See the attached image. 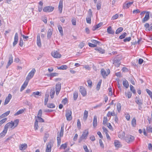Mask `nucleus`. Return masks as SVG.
<instances>
[{
  "label": "nucleus",
  "mask_w": 152,
  "mask_h": 152,
  "mask_svg": "<svg viewBox=\"0 0 152 152\" xmlns=\"http://www.w3.org/2000/svg\"><path fill=\"white\" fill-rule=\"evenodd\" d=\"M14 124L11 122L7 123L4 126V129L3 131L0 134V137H3L7 133L8 129H13Z\"/></svg>",
  "instance_id": "nucleus-1"
},
{
  "label": "nucleus",
  "mask_w": 152,
  "mask_h": 152,
  "mask_svg": "<svg viewBox=\"0 0 152 152\" xmlns=\"http://www.w3.org/2000/svg\"><path fill=\"white\" fill-rule=\"evenodd\" d=\"M64 124H63L61 125L60 132L59 133H57V145L59 146L60 145L61 142V137H62L64 134Z\"/></svg>",
  "instance_id": "nucleus-2"
},
{
  "label": "nucleus",
  "mask_w": 152,
  "mask_h": 152,
  "mask_svg": "<svg viewBox=\"0 0 152 152\" xmlns=\"http://www.w3.org/2000/svg\"><path fill=\"white\" fill-rule=\"evenodd\" d=\"M35 72V69H33L26 77V80L29 81V80L33 77Z\"/></svg>",
  "instance_id": "nucleus-3"
},
{
  "label": "nucleus",
  "mask_w": 152,
  "mask_h": 152,
  "mask_svg": "<svg viewBox=\"0 0 152 152\" xmlns=\"http://www.w3.org/2000/svg\"><path fill=\"white\" fill-rule=\"evenodd\" d=\"M72 112L71 110H67L66 111V120L68 121H71L72 119Z\"/></svg>",
  "instance_id": "nucleus-4"
},
{
  "label": "nucleus",
  "mask_w": 152,
  "mask_h": 152,
  "mask_svg": "<svg viewBox=\"0 0 152 152\" xmlns=\"http://www.w3.org/2000/svg\"><path fill=\"white\" fill-rule=\"evenodd\" d=\"M134 139V136L130 135H127L125 138V141L129 143H131L133 142Z\"/></svg>",
  "instance_id": "nucleus-5"
},
{
  "label": "nucleus",
  "mask_w": 152,
  "mask_h": 152,
  "mask_svg": "<svg viewBox=\"0 0 152 152\" xmlns=\"http://www.w3.org/2000/svg\"><path fill=\"white\" fill-rule=\"evenodd\" d=\"M110 73V70L109 69H108L107 71H105L104 69H102L101 70V73L103 78H105Z\"/></svg>",
  "instance_id": "nucleus-6"
},
{
  "label": "nucleus",
  "mask_w": 152,
  "mask_h": 152,
  "mask_svg": "<svg viewBox=\"0 0 152 152\" xmlns=\"http://www.w3.org/2000/svg\"><path fill=\"white\" fill-rule=\"evenodd\" d=\"M88 134V132L87 130H86L83 132V133L79 140V142H80L82 140L86 139V137Z\"/></svg>",
  "instance_id": "nucleus-7"
},
{
  "label": "nucleus",
  "mask_w": 152,
  "mask_h": 152,
  "mask_svg": "<svg viewBox=\"0 0 152 152\" xmlns=\"http://www.w3.org/2000/svg\"><path fill=\"white\" fill-rule=\"evenodd\" d=\"M51 54L53 57L55 58H59L61 57V54L57 51L54 50L53 51Z\"/></svg>",
  "instance_id": "nucleus-8"
},
{
  "label": "nucleus",
  "mask_w": 152,
  "mask_h": 152,
  "mask_svg": "<svg viewBox=\"0 0 152 152\" xmlns=\"http://www.w3.org/2000/svg\"><path fill=\"white\" fill-rule=\"evenodd\" d=\"M54 9V7L52 6H46L45 7L43 11L45 12H51L53 11Z\"/></svg>",
  "instance_id": "nucleus-9"
},
{
  "label": "nucleus",
  "mask_w": 152,
  "mask_h": 152,
  "mask_svg": "<svg viewBox=\"0 0 152 152\" xmlns=\"http://www.w3.org/2000/svg\"><path fill=\"white\" fill-rule=\"evenodd\" d=\"M61 88V84L60 83H57L56 86V94L58 95L60 92Z\"/></svg>",
  "instance_id": "nucleus-10"
},
{
  "label": "nucleus",
  "mask_w": 152,
  "mask_h": 152,
  "mask_svg": "<svg viewBox=\"0 0 152 152\" xmlns=\"http://www.w3.org/2000/svg\"><path fill=\"white\" fill-rule=\"evenodd\" d=\"M53 146V144L51 142H49L47 145L46 152H51V148Z\"/></svg>",
  "instance_id": "nucleus-11"
},
{
  "label": "nucleus",
  "mask_w": 152,
  "mask_h": 152,
  "mask_svg": "<svg viewBox=\"0 0 152 152\" xmlns=\"http://www.w3.org/2000/svg\"><path fill=\"white\" fill-rule=\"evenodd\" d=\"M80 91L83 96H85L86 95V91L84 87L82 86H80Z\"/></svg>",
  "instance_id": "nucleus-12"
},
{
  "label": "nucleus",
  "mask_w": 152,
  "mask_h": 152,
  "mask_svg": "<svg viewBox=\"0 0 152 152\" xmlns=\"http://www.w3.org/2000/svg\"><path fill=\"white\" fill-rule=\"evenodd\" d=\"M27 145L25 143L19 145V148L20 150L23 151L26 150L27 148Z\"/></svg>",
  "instance_id": "nucleus-13"
},
{
  "label": "nucleus",
  "mask_w": 152,
  "mask_h": 152,
  "mask_svg": "<svg viewBox=\"0 0 152 152\" xmlns=\"http://www.w3.org/2000/svg\"><path fill=\"white\" fill-rule=\"evenodd\" d=\"M37 45L39 47L41 46V39L40 37V35L39 34H38L37 35Z\"/></svg>",
  "instance_id": "nucleus-14"
},
{
  "label": "nucleus",
  "mask_w": 152,
  "mask_h": 152,
  "mask_svg": "<svg viewBox=\"0 0 152 152\" xmlns=\"http://www.w3.org/2000/svg\"><path fill=\"white\" fill-rule=\"evenodd\" d=\"M18 34L17 33L15 34L14 37V40L13 43V46H15L18 43Z\"/></svg>",
  "instance_id": "nucleus-15"
},
{
  "label": "nucleus",
  "mask_w": 152,
  "mask_h": 152,
  "mask_svg": "<svg viewBox=\"0 0 152 152\" xmlns=\"http://www.w3.org/2000/svg\"><path fill=\"white\" fill-rule=\"evenodd\" d=\"M12 98V96L10 94H9L7 97H6L4 102V105L7 104L10 102Z\"/></svg>",
  "instance_id": "nucleus-16"
},
{
  "label": "nucleus",
  "mask_w": 152,
  "mask_h": 152,
  "mask_svg": "<svg viewBox=\"0 0 152 152\" xmlns=\"http://www.w3.org/2000/svg\"><path fill=\"white\" fill-rule=\"evenodd\" d=\"M132 4V2H129L127 3L125 2L123 5V7L124 9H127L129 8Z\"/></svg>",
  "instance_id": "nucleus-17"
},
{
  "label": "nucleus",
  "mask_w": 152,
  "mask_h": 152,
  "mask_svg": "<svg viewBox=\"0 0 152 152\" xmlns=\"http://www.w3.org/2000/svg\"><path fill=\"white\" fill-rule=\"evenodd\" d=\"M13 62V58L12 55H10L9 58V61L8 62L6 66V68H7Z\"/></svg>",
  "instance_id": "nucleus-18"
},
{
  "label": "nucleus",
  "mask_w": 152,
  "mask_h": 152,
  "mask_svg": "<svg viewBox=\"0 0 152 152\" xmlns=\"http://www.w3.org/2000/svg\"><path fill=\"white\" fill-rule=\"evenodd\" d=\"M28 82L29 81H27L26 80L25 81L24 83L22 85V86L21 88L20 89V91H22L27 86Z\"/></svg>",
  "instance_id": "nucleus-19"
},
{
  "label": "nucleus",
  "mask_w": 152,
  "mask_h": 152,
  "mask_svg": "<svg viewBox=\"0 0 152 152\" xmlns=\"http://www.w3.org/2000/svg\"><path fill=\"white\" fill-rule=\"evenodd\" d=\"M149 18V14L148 12H147L145 15V17L142 20V22L145 23L147 21Z\"/></svg>",
  "instance_id": "nucleus-20"
},
{
  "label": "nucleus",
  "mask_w": 152,
  "mask_h": 152,
  "mask_svg": "<svg viewBox=\"0 0 152 152\" xmlns=\"http://www.w3.org/2000/svg\"><path fill=\"white\" fill-rule=\"evenodd\" d=\"M53 30L52 29H49L48 31L47 38L48 39H50L53 33Z\"/></svg>",
  "instance_id": "nucleus-21"
},
{
  "label": "nucleus",
  "mask_w": 152,
  "mask_h": 152,
  "mask_svg": "<svg viewBox=\"0 0 152 152\" xmlns=\"http://www.w3.org/2000/svg\"><path fill=\"white\" fill-rule=\"evenodd\" d=\"M50 93L51 98L53 99L55 94V89L54 88H51Z\"/></svg>",
  "instance_id": "nucleus-22"
},
{
  "label": "nucleus",
  "mask_w": 152,
  "mask_h": 152,
  "mask_svg": "<svg viewBox=\"0 0 152 152\" xmlns=\"http://www.w3.org/2000/svg\"><path fill=\"white\" fill-rule=\"evenodd\" d=\"M120 63L121 62L119 60L114 59L113 60V64H114L116 67H118L119 66Z\"/></svg>",
  "instance_id": "nucleus-23"
},
{
  "label": "nucleus",
  "mask_w": 152,
  "mask_h": 152,
  "mask_svg": "<svg viewBox=\"0 0 152 152\" xmlns=\"http://www.w3.org/2000/svg\"><path fill=\"white\" fill-rule=\"evenodd\" d=\"M63 8V1L60 0L59 1L58 5V10L60 13H61L62 12Z\"/></svg>",
  "instance_id": "nucleus-24"
},
{
  "label": "nucleus",
  "mask_w": 152,
  "mask_h": 152,
  "mask_svg": "<svg viewBox=\"0 0 152 152\" xmlns=\"http://www.w3.org/2000/svg\"><path fill=\"white\" fill-rule=\"evenodd\" d=\"M107 32L110 34H113L115 32L112 28L111 26L109 27L107 29Z\"/></svg>",
  "instance_id": "nucleus-25"
},
{
  "label": "nucleus",
  "mask_w": 152,
  "mask_h": 152,
  "mask_svg": "<svg viewBox=\"0 0 152 152\" xmlns=\"http://www.w3.org/2000/svg\"><path fill=\"white\" fill-rule=\"evenodd\" d=\"M88 115V111L86 110H85L84 113H83V119L84 120L86 121Z\"/></svg>",
  "instance_id": "nucleus-26"
},
{
  "label": "nucleus",
  "mask_w": 152,
  "mask_h": 152,
  "mask_svg": "<svg viewBox=\"0 0 152 152\" xmlns=\"http://www.w3.org/2000/svg\"><path fill=\"white\" fill-rule=\"evenodd\" d=\"M102 25V23H99L98 24L94 26L92 28V30L93 31H95L96 30L97 28H99Z\"/></svg>",
  "instance_id": "nucleus-27"
},
{
  "label": "nucleus",
  "mask_w": 152,
  "mask_h": 152,
  "mask_svg": "<svg viewBox=\"0 0 152 152\" xmlns=\"http://www.w3.org/2000/svg\"><path fill=\"white\" fill-rule=\"evenodd\" d=\"M95 49L102 54L104 53L105 52V50L100 47L96 48Z\"/></svg>",
  "instance_id": "nucleus-28"
},
{
  "label": "nucleus",
  "mask_w": 152,
  "mask_h": 152,
  "mask_svg": "<svg viewBox=\"0 0 152 152\" xmlns=\"http://www.w3.org/2000/svg\"><path fill=\"white\" fill-rule=\"evenodd\" d=\"M10 113V111H7V112H5V113H4L1 115L0 116V117H1V119L2 118H3L4 117H5L7 116Z\"/></svg>",
  "instance_id": "nucleus-29"
},
{
  "label": "nucleus",
  "mask_w": 152,
  "mask_h": 152,
  "mask_svg": "<svg viewBox=\"0 0 152 152\" xmlns=\"http://www.w3.org/2000/svg\"><path fill=\"white\" fill-rule=\"evenodd\" d=\"M125 136V133L124 132H121L119 133L118 136L119 138L121 139H124Z\"/></svg>",
  "instance_id": "nucleus-30"
},
{
  "label": "nucleus",
  "mask_w": 152,
  "mask_h": 152,
  "mask_svg": "<svg viewBox=\"0 0 152 152\" xmlns=\"http://www.w3.org/2000/svg\"><path fill=\"white\" fill-rule=\"evenodd\" d=\"M97 120L96 116H94V118L93 121V125L94 127H95L97 126Z\"/></svg>",
  "instance_id": "nucleus-31"
},
{
  "label": "nucleus",
  "mask_w": 152,
  "mask_h": 152,
  "mask_svg": "<svg viewBox=\"0 0 152 152\" xmlns=\"http://www.w3.org/2000/svg\"><path fill=\"white\" fill-rule=\"evenodd\" d=\"M25 109H21L19 110H18V111H17L16 113H15L14 114V115L15 116H17L18 115L20 114H22L23 113Z\"/></svg>",
  "instance_id": "nucleus-32"
},
{
  "label": "nucleus",
  "mask_w": 152,
  "mask_h": 152,
  "mask_svg": "<svg viewBox=\"0 0 152 152\" xmlns=\"http://www.w3.org/2000/svg\"><path fill=\"white\" fill-rule=\"evenodd\" d=\"M19 120L18 119H16L14 121H11V122L12 124H14V127H16L18 124L19 123Z\"/></svg>",
  "instance_id": "nucleus-33"
},
{
  "label": "nucleus",
  "mask_w": 152,
  "mask_h": 152,
  "mask_svg": "<svg viewBox=\"0 0 152 152\" xmlns=\"http://www.w3.org/2000/svg\"><path fill=\"white\" fill-rule=\"evenodd\" d=\"M68 67L67 66L65 65H61V66L58 67V69H62V70H65Z\"/></svg>",
  "instance_id": "nucleus-34"
},
{
  "label": "nucleus",
  "mask_w": 152,
  "mask_h": 152,
  "mask_svg": "<svg viewBox=\"0 0 152 152\" xmlns=\"http://www.w3.org/2000/svg\"><path fill=\"white\" fill-rule=\"evenodd\" d=\"M123 84L124 86L126 88H127L129 87V85L128 82L126 80L123 81Z\"/></svg>",
  "instance_id": "nucleus-35"
},
{
  "label": "nucleus",
  "mask_w": 152,
  "mask_h": 152,
  "mask_svg": "<svg viewBox=\"0 0 152 152\" xmlns=\"http://www.w3.org/2000/svg\"><path fill=\"white\" fill-rule=\"evenodd\" d=\"M121 105L120 103H118L117 104V108L118 112L119 113L121 111Z\"/></svg>",
  "instance_id": "nucleus-36"
},
{
  "label": "nucleus",
  "mask_w": 152,
  "mask_h": 152,
  "mask_svg": "<svg viewBox=\"0 0 152 152\" xmlns=\"http://www.w3.org/2000/svg\"><path fill=\"white\" fill-rule=\"evenodd\" d=\"M114 145L116 147H120V146H121L120 142L117 140H115V141Z\"/></svg>",
  "instance_id": "nucleus-37"
},
{
  "label": "nucleus",
  "mask_w": 152,
  "mask_h": 152,
  "mask_svg": "<svg viewBox=\"0 0 152 152\" xmlns=\"http://www.w3.org/2000/svg\"><path fill=\"white\" fill-rule=\"evenodd\" d=\"M123 30V28L122 27L118 28L115 31V34H118L121 32Z\"/></svg>",
  "instance_id": "nucleus-38"
},
{
  "label": "nucleus",
  "mask_w": 152,
  "mask_h": 152,
  "mask_svg": "<svg viewBox=\"0 0 152 152\" xmlns=\"http://www.w3.org/2000/svg\"><path fill=\"white\" fill-rule=\"evenodd\" d=\"M78 96V93L76 91H75L73 94V98L75 100H76Z\"/></svg>",
  "instance_id": "nucleus-39"
},
{
  "label": "nucleus",
  "mask_w": 152,
  "mask_h": 152,
  "mask_svg": "<svg viewBox=\"0 0 152 152\" xmlns=\"http://www.w3.org/2000/svg\"><path fill=\"white\" fill-rule=\"evenodd\" d=\"M135 102L139 106H141L142 104V102L141 100L138 99L135 100Z\"/></svg>",
  "instance_id": "nucleus-40"
},
{
  "label": "nucleus",
  "mask_w": 152,
  "mask_h": 152,
  "mask_svg": "<svg viewBox=\"0 0 152 152\" xmlns=\"http://www.w3.org/2000/svg\"><path fill=\"white\" fill-rule=\"evenodd\" d=\"M58 29L61 35L62 36L63 35V31L62 26L60 25L58 26Z\"/></svg>",
  "instance_id": "nucleus-41"
},
{
  "label": "nucleus",
  "mask_w": 152,
  "mask_h": 152,
  "mask_svg": "<svg viewBox=\"0 0 152 152\" xmlns=\"http://www.w3.org/2000/svg\"><path fill=\"white\" fill-rule=\"evenodd\" d=\"M102 80H100L99 81V82L98 83V84L97 85L96 88L97 90L98 91L99 90L100 88V86L102 83Z\"/></svg>",
  "instance_id": "nucleus-42"
},
{
  "label": "nucleus",
  "mask_w": 152,
  "mask_h": 152,
  "mask_svg": "<svg viewBox=\"0 0 152 152\" xmlns=\"http://www.w3.org/2000/svg\"><path fill=\"white\" fill-rule=\"evenodd\" d=\"M47 106L48 107L51 108H54L55 107V105L52 103L48 104Z\"/></svg>",
  "instance_id": "nucleus-43"
},
{
  "label": "nucleus",
  "mask_w": 152,
  "mask_h": 152,
  "mask_svg": "<svg viewBox=\"0 0 152 152\" xmlns=\"http://www.w3.org/2000/svg\"><path fill=\"white\" fill-rule=\"evenodd\" d=\"M38 122L37 120H36L35 123L34 128L35 130H37L38 129Z\"/></svg>",
  "instance_id": "nucleus-44"
},
{
  "label": "nucleus",
  "mask_w": 152,
  "mask_h": 152,
  "mask_svg": "<svg viewBox=\"0 0 152 152\" xmlns=\"http://www.w3.org/2000/svg\"><path fill=\"white\" fill-rule=\"evenodd\" d=\"M132 125L133 127H135L136 125V120L134 118L132 121Z\"/></svg>",
  "instance_id": "nucleus-45"
},
{
  "label": "nucleus",
  "mask_w": 152,
  "mask_h": 152,
  "mask_svg": "<svg viewBox=\"0 0 152 152\" xmlns=\"http://www.w3.org/2000/svg\"><path fill=\"white\" fill-rule=\"evenodd\" d=\"M130 90L133 92L134 94L136 93V90L135 89L134 87L132 85L130 86Z\"/></svg>",
  "instance_id": "nucleus-46"
},
{
  "label": "nucleus",
  "mask_w": 152,
  "mask_h": 152,
  "mask_svg": "<svg viewBox=\"0 0 152 152\" xmlns=\"http://www.w3.org/2000/svg\"><path fill=\"white\" fill-rule=\"evenodd\" d=\"M91 16H88V17L86 18V22L87 23L90 24L91 23Z\"/></svg>",
  "instance_id": "nucleus-47"
},
{
  "label": "nucleus",
  "mask_w": 152,
  "mask_h": 152,
  "mask_svg": "<svg viewBox=\"0 0 152 152\" xmlns=\"http://www.w3.org/2000/svg\"><path fill=\"white\" fill-rule=\"evenodd\" d=\"M67 144L66 143H65L64 144H62L61 145L60 147V149H65L67 147Z\"/></svg>",
  "instance_id": "nucleus-48"
},
{
  "label": "nucleus",
  "mask_w": 152,
  "mask_h": 152,
  "mask_svg": "<svg viewBox=\"0 0 152 152\" xmlns=\"http://www.w3.org/2000/svg\"><path fill=\"white\" fill-rule=\"evenodd\" d=\"M7 118H5L0 121V126H1L3 123L7 121Z\"/></svg>",
  "instance_id": "nucleus-49"
},
{
  "label": "nucleus",
  "mask_w": 152,
  "mask_h": 152,
  "mask_svg": "<svg viewBox=\"0 0 152 152\" xmlns=\"http://www.w3.org/2000/svg\"><path fill=\"white\" fill-rule=\"evenodd\" d=\"M126 35V32L124 33L122 35L119 37V38L120 39H122L124 38Z\"/></svg>",
  "instance_id": "nucleus-50"
},
{
  "label": "nucleus",
  "mask_w": 152,
  "mask_h": 152,
  "mask_svg": "<svg viewBox=\"0 0 152 152\" xmlns=\"http://www.w3.org/2000/svg\"><path fill=\"white\" fill-rule=\"evenodd\" d=\"M146 129L148 132H152V126H150L147 127Z\"/></svg>",
  "instance_id": "nucleus-51"
},
{
  "label": "nucleus",
  "mask_w": 152,
  "mask_h": 152,
  "mask_svg": "<svg viewBox=\"0 0 152 152\" xmlns=\"http://www.w3.org/2000/svg\"><path fill=\"white\" fill-rule=\"evenodd\" d=\"M85 43L83 42H81L79 45V47L80 48H82L85 45Z\"/></svg>",
  "instance_id": "nucleus-52"
},
{
  "label": "nucleus",
  "mask_w": 152,
  "mask_h": 152,
  "mask_svg": "<svg viewBox=\"0 0 152 152\" xmlns=\"http://www.w3.org/2000/svg\"><path fill=\"white\" fill-rule=\"evenodd\" d=\"M99 142L101 147L102 148H104V145L102 140L101 139H99Z\"/></svg>",
  "instance_id": "nucleus-53"
},
{
  "label": "nucleus",
  "mask_w": 152,
  "mask_h": 152,
  "mask_svg": "<svg viewBox=\"0 0 152 152\" xmlns=\"http://www.w3.org/2000/svg\"><path fill=\"white\" fill-rule=\"evenodd\" d=\"M146 90L147 93L151 97H152V92L150 90L148 89H146Z\"/></svg>",
  "instance_id": "nucleus-54"
},
{
  "label": "nucleus",
  "mask_w": 152,
  "mask_h": 152,
  "mask_svg": "<svg viewBox=\"0 0 152 152\" xmlns=\"http://www.w3.org/2000/svg\"><path fill=\"white\" fill-rule=\"evenodd\" d=\"M91 42L92 43H93V44H96V45L97 44H99V43H100L99 41H97V40H94V39L91 40Z\"/></svg>",
  "instance_id": "nucleus-55"
},
{
  "label": "nucleus",
  "mask_w": 152,
  "mask_h": 152,
  "mask_svg": "<svg viewBox=\"0 0 152 152\" xmlns=\"http://www.w3.org/2000/svg\"><path fill=\"white\" fill-rule=\"evenodd\" d=\"M41 116H37V118L38 119V120L39 122H44V120L41 118Z\"/></svg>",
  "instance_id": "nucleus-56"
},
{
  "label": "nucleus",
  "mask_w": 152,
  "mask_h": 152,
  "mask_svg": "<svg viewBox=\"0 0 152 152\" xmlns=\"http://www.w3.org/2000/svg\"><path fill=\"white\" fill-rule=\"evenodd\" d=\"M102 105V103H100L99 104L96 105V106L94 107L93 108L94 109H96L97 108L100 107Z\"/></svg>",
  "instance_id": "nucleus-57"
},
{
  "label": "nucleus",
  "mask_w": 152,
  "mask_h": 152,
  "mask_svg": "<svg viewBox=\"0 0 152 152\" xmlns=\"http://www.w3.org/2000/svg\"><path fill=\"white\" fill-rule=\"evenodd\" d=\"M23 45V41L21 38L20 39L19 45L20 47H22Z\"/></svg>",
  "instance_id": "nucleus-58"
},
{
  "label": "nucleus",
  "mask_w": 152,
  "mask_h": 152,
  "mask_svg": "<svg viewBox=\"0 0 152 152\" xmlns=\"http://www.w3.org/2000/svg\"><path fill=\"white\" fill-rule=\"evenodd\" d=\"M118 14H115V15H113L112 18V19L114 20L115 19H116L118 18Z\"/></svg>",
  "instance_id": "nucleus-59"
},
{
  "label": "nucleus",
  "mask_w": 152,
  "mask_h": 152,
  "mask_svg": "<svg viewBox=\"0 0 152 152\" xmlns=\"http://www.w3.org/2000/svg\"><path fill=\"white\" fill-rule=\"evenodd\" d=\"M39 94L40 93L39 91H37L36 92H33L32 95H33L35 97H36V95H39Z\"/></svg>",
  "instance_id": "nucleus-60"
},
{
  "label": "nucleus",
  "mask_w": 152,
  "mask_h": 152,
  "mask_svg": "<svg viewBox=\"0 0 152 152\" xmlns=\"http://www.w3.org/2000/svg\"><path fill=\"white\" fill-rule=\"evenodd\" d=\"M125 117L127 121H129L130 120V116L129 114L128 113L125 114Z\"/></svg>",
  "instance_id": "nucleus-61"
},
{
  "label": "nucleus",
  "mask_w": 152,
  "mask_h": 152,
  "mask_svg": "<svg viewBox=\"0 0 152 152\" xmlns=\"http://www.w3.org/2000/svg\"><path fill=\"white\" fill-rule=\"evenodd\" d=\"M101 4L100 3H98L96 5V8L98 10H99L101 8Z\"/></svg>",
  "instance_id": "nucleus-62"
},
{
  "label": "nucleus",
  "mask_w": 152,
  "mask_h": 152,
  "mask_svg": "<svg viewBox=\"0 0 152 152\" xmlns=\"http://www.w3.org/2000/svg\"><path fill=\"white\" fill-rule=\"evenodd\" d=\"M131 39V37H126L125 39H124V41L125 42H127L129 41Z\"/></svg>",
  "instance_id": "nucleus-63"
},
{
  "label": "nucleus",
  "mask_w": 152,
  "mask_h": 152,
  "mask_svg": "<svg viewBox=\"0 0 152 152\" xmlns=\"http://www.w3.org/2000/svg\"><path fill=\"white\" fill-rule=\"evenodd\" d=\"M88 45L90 47H95L96 46V44L91 43H88Z\"/></svg>",
  "instance_id": "nucleus-64"
}]
</instances>
